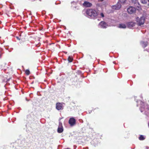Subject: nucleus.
<instances>
[{"mask_svg":"<svg viewBox=\"0 0 149 149\" xmlns=\"http://www.w3.org/2000/svg\"><path fill=\"white\" fill-rule=\"evenodd\" d=\"M68 60L69 62L70 63L73 60V58L72 56H69L68 58Z\"/></svg>","mask_w":149,"mask_h":149,"instance_id":"4468645a","label":"nucleus"},{"mask_svg":"<svg viewBox=\"0 0 149 149\" xmlns=\"http://www.w3.org/2000/svg\"><path fill=\"white\" fill-rule=\"evenodd\" d=\"M148 42H147L143 41L141 42L142 45V46L144 47H146L148 45Z\"/></svg>","mask_w":149,"mask_h":149,"instance_id":"ddd939ff","label":"nucleus"},{"mask_svg":"<svg viewBox=\"0 0 149 149\" xmlns=\"http://www.w3.org/2000/svg\"><path fill=\"white\" fill-rule=\"evenodd\" d=\"M56 108L58 110H60L63 109L62 104L60 102H57L56 104Z\"/></svg>","mask_w":149,"mask_h":149,"instance_id":"6e6552de","label":"nucleus"},{"mask_svg":"<svg viewBox=\"0 0 149 149\" xmlns=\"http://www.w3.org/2000/svg\"><path fill=\"white\" fill-rule=\"evenodd\" d=\"M148 0H141V2L143 4H146Z\"/></svg>","mask_w":149,"mask_h":149,"instance_id":"dca6fc26","label":"nucleus"},{"mask_svg":"<svg viewBox=\"0 0 149 149\" xmlns=\"http://www.w3.org/2000/svg\"><path fill=\"white\" fill-rule=\"evenodd\" d=\"M141 104V106L140 108V110L141 112L147 109L148 111H149V105L148 104H145L144 103L142 102Z\"/></svg>","mask_w":149,"mask_h":149,"instance_id":"7ed1b4c3","label":"nucleus"},{"mask_svg":"<svg viewBox=\"0 0 149 149\" xmlns=\"http://www.w3.org/2000/svg\"><path fill=\"white\" fill-rule=\"evenodd\" d=\"M104 0H100V1H103Z\"/></svg>","mask_w":149,"mask_h":149,"instance_id":"5701e85b","label":"nucleus"},{"mask_svg":"<svg viewBox=\"0 0 149 149\" xmlns=\"http://www.w3.org/2000/svg\"><path fill=\"white\" fill-rule=\"evenodd\" d=\"M86 13L88 16L93 19L96 18L98 15L97 12L96 10L92 9L86 10Z\"/></svg>","mask_w":149,"mask_h":149,"instance_id":"f257e3e1","label":"nucleus"},{"mask_svg":"<svg viewBox=\"0 0 149 149\" xmlns=\"http://www.w3.org/2000/svg\"><path fill=\"white\" fill-rule=\"evenodd\" d=\"M63 131V128L62 126L61 127H58L57 130V132L59 133H61Z\"/></svg>","mask_w":149,"mask_h":149,"instance_id":"f8f14e48","label":"nucleus"},{"mask_svg":"<svg viewBox=\"0 0 149 149\" xmlns=\"http://www.w3.org/2000/svg\"><path fill=\"white\" fill-rule=\"evenodd\" d=\"M100 15L102 17H104V14H103V13H100Z\"/></svg>","mask_w":149,"mask_h":149,"instance_id":"aec40b11","label":"nucleus"},{"mask_svg":"<svg viewBox=\"0 0 149 149\" xmlns=\"http://www.w3.org/2000/svg\"><path fill=\"white\" fill-rule=\"evenodd\" d=\"M121 7V5L119 3H118L116 4L113 5L111 7L112 9L116 10H119Z\"/></svg>","mask_w":149,"mask_h":149,"instance_id":"423d86ee","label":"nucleus"},{"mask_svg":"<svg viewBox=\"0 0 149 149\" xmlns=\"http://www.w3.org/2000/svg\"><path fill=\"white\" fill-rule=\"evenodd\" d=\"M99 109V108H95V109Z\"/></svg>","mask_w":149,"mask_h":149,"instance_id":"4be33fe9","label":"nucleus"},{"mask_svg":"<svg viewBox=\"0 0 149 149\" xmlns=\"http://www.w3.org/2000/svg\"><path fill=\"white\" fill-rule=\"evenodd\" d=\"M127 0H119V2L122 4H124L126 3Z\"/></svg>","mask_w":149,"mask_h":149,"instance_id":"f3484780","label":"nucleus"},{"mask_svg":"<svg viewBox=\"0 0 149 149\" xmlns=\"http://www.w3.org/2000/svg\"><path fill=\"white\" fill-rule=\"evenodd\" d=\"M83 5L86 7H90L92 5V4L87 1H85L83 4Z\"/></svg>","mask_w":149,"mask_h":149,"instance_id":"9d476101","label":"nucleus"},{"mask_svg":"<svg viewBox=\"0 0 149 149\" xmlns=\"http://www.w3.org/2000/svg\"><path fill=\"white\" fill-rule=\"evenodd\" d=\"M7 79V80H9V79Z\"/></svg>","mask_w":149,"mask_h":149,"instance_id":"b1692460","label":"nucleus"},{"mask_svg":"<svg viewBox=\"0 0 149 149\" xmlns=\"http://www.w3.org/2000/svg\"><path fill=\"white\" fill-rule=\"evenodd\" d=\"M132 2L134 4L138 2V0H131Z\"/></svg>","mask_w":149,"mask_h":149,"instance_id":"6ab92c4d","label":"nucleus"},{"mask_svg":"<svg viewBox=\"0 0 149 149\" xmlns=\"http://www.w3.org/2000/svg\"><path fill=\"white\" fill-rule=\"evenodd\" d=\"M127 24L128 28H131L135 26L136 23L133 22H131L128 23Z\"/></svg>","mask_w":149,"mask_h":149,"instance_id":"1a4fd4ad","label":"nucleus"},{"mask_svg":"<svg viewBox=\"0 0 149 149\" xmlns=\"http://www.w3.org/2000/svg\"><path fill=\"white\" fill-rule=\"evenodd\" d=\"M127 11L128 13L132 14L135 13L136 9L134 7L130 6L127 8Z\"/></svg>","mask_w":149,"mask_h":149,"instance_id":"20e7f679","label":"nucleus"},{"mask_svg":"<svg viewBox=\"0 0 149 149\" xmlns=\"http://www.w3.org/2000/svg\"><path fill=\"white\" fill-rule=\"evenodd\" d=\"M145 139V138L144 137L143 135H141L139 137V139L140 140H144Z\"/></svg>","mask_w":149,"mask_h":149,"instance_id":"2eb2a0df","label":"nucleus"},{"mask_svg":"<svg viewBox=\"0 0 149 149\" xmlns=\"http://www.w3.org/2000/svg\"><path fill=\"white\" fill-rule=\"evenodd\" d=\"M25 74L27 75H29L30 74V72L29 70H26L25 71Z\"/></svg>","mask_w":149,"mask_h":149,"instance_id":"a211bd4d","label":"nucleus"},{"mask_svg":"<svg viewBox=\"0 0 149 149\" xmlns=\"http://www.w3.org/2000/svg\"><path fill=\"white\" fill-rule=\"evenodd\" d=\"M99 25L100 26L101 28H104L107 27L108 25L107 23L104 21H101L99 24Z\"/></svg>","mask_w":149,"mask_h":149,"instance_id":"0eeeda50","label":"nucleus"},{"mask_svg":"<svg viewBox=\"0 0 149 149\" xmlns=\"http://www.w3.org/2000/svg\"><path fill=\"white\" fill-rule=\"evenodd\" d=\"M118 27L120 28L125 29L126 27V26L125 24H120L119 25Z\"/></svg>","mask_w":149,"mask_h":149,"instance_id":"9b49d317","label":"nucleus"},{"mask_svg":"<svg viewBox=\"0 0 149 149\" xmlns=\"http://www.w3.org/2000/svg\"><path fill=\"white\" fill-rule=\"evenodd\" d=\"M148 1V6H149V0H148V1Z\"/></svg>","mask_w":149,"mask_h":149,"instance_id":"412c9836","label":"nucleus"},{"mask_svg":"<svg viewBox=\"0 0 149 149\" xmlns=\"http://www.w3.org/2000/svg\"><path fill=\"white\" fill-rule=\"evenodd\" d=\"M145 20V17L143 16L140 18L137 17L136 19V22L138 25L141 26L144 24Z\"/></svg>","mask_w":149,"mask_h":149,"instance_id":"f03ea898","label":"nucleus"},{"mask_svg":"<svg viewBox=\"0 0 149 149\" xmlns=\"http://www.w3.org/2000/svg\"><path fill=\"white\" fill-rule=\"evenodd\" d=\"M68 123L71 126H73L76 124V120L73 117L70 118L69 120Z\"/></svg>","mask_w":149,"mask_h":149,"instance_id":"39448f33","label":"nucleus"}]
</instances>
